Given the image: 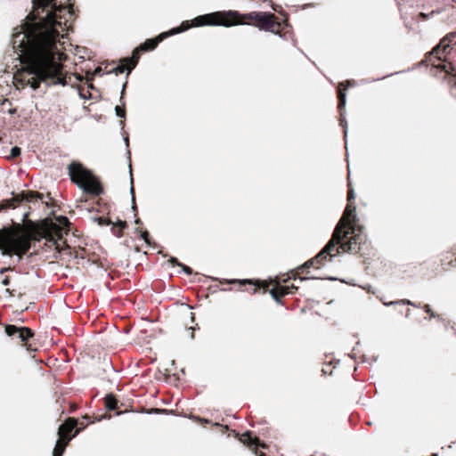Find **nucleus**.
Returning <instances> with one entry per match:
<instances>
[{"label": "nucleus", "mask_w": 456, "mask_h": 456, "mask_svg": "<svg viewBox=\"0 0 456 456\" xmlns=\"http://www.w3.org/2000/svg\"><path fill=\"white\" fill-rule=\"evenodd\" d=\"M77 14L71 0H33V10L24 22L14 28L12 43L20 52L22 69L18 81L34 90L67 84L63 62L68 56L64 32L72 28Z\"/></svg>", "instance_id": "obj_1"}, {"label": "nucleus", "mask_w": 456, "mask_h": 456, "mask_svg": "<svg viewBox=\"0 0 456 456\" xmlns=\"http://www.w3.org/2000/svg\"><path fill=\"white\" fill-rule=\"evenodd\" d=\"M195 25L198 26H222L232 27L237 25H252L260 30L268 31L275 35L282 36L284 27L289 26L287 19L279 21L277 16L272 12H251L240 13L239 11H217L195 18Z\"/></svg>", "instance_id": "obj_2"}, {"label": "nucleus", "mask_w": 456, "mask_h": 456, "mask_svg": "<svg viewBox=\"0 0 456 456\" xmlns=\"http://www.w3.org/2000/svg\"><path fill=\"white\" fill-rule=\"evenodd\" d=\"M28 213L23 216L24 224L14 223L11 226L0 229V250L4 256H16L18 262L30 250L32 241H40L45 237L49 224L40 226L28 219Z\"/></svg>", "instance_id": "obj_3"}, {"label": "nucleus", "mask_w": 456, "mask_h": 456, "mask_svg": "<svg viewBox=\"0 0 456 456\" xmlns=\"http://www.w3.org/2000/svg\"><path fill=\"white\" fill-rule=\"evenodd\" d=\"M333 234L344 240L343 253L358 254L363 256L370 247L364 227L357 223L356 208L354 203H347Z\"/></svg>", "instance_id": "obj_4"}, {"label": "nucleus", "mask_w": 456, "mask_h": 456, "mask_svg": "<svg viewBox=\"0 0 456 456\" xmlns=\"http://www.w3.org/2000/svg\"><path fill=\"white\" fill-rule=\"evenodd\" d=\"M191 27H199L198 25H195V18L191 21L184 20L179 27L174 28L167 32H162L154 38L147 39L133 51V54L130 58L126 57L120 60V64L110 71H114L116 75H118L127 70V73L129 74L137 65L141 53L154 50L164 39L170 36L186 31Z\"/></svg>", "instance_id": "obj_5"}, {"label": "nucleus", "mask_w": 456, "mask_h": 456, "mask_svg": "<svg viewBox=\"0 0 456 456\" xmlns=\"http://www.w3.org/2000/svg\"><path fill=\"white\" fill-rule=\"evenodd\" d=\"M452 50V45L449 41H445L444 46H441L438 52L434 53V48L431 52L425 54L421 64L431 66L434 70V76L444 80L448 85L456 86V74L452 64L446 60L447 54Z\"/></svg>", "instance_id": "obj_6"}, {"label": "nucleus", "mask_w": 456, "mask_h": 456, "mask_svg": "<svg viewBox=\"0 0 456 456\" xmlns=\"http://www.w3.org/2000/svg\"><path fill=\"white\" fill-rule=\"evenodd\" d=\"M452 50V45L449 41H445L444 46H441L438 52L434 53V48L431 52L425 54L421 64L431 66L434 70V76L444 80L448 85L456 86V74L452 64L446 60L447 54Z\"/></svg>", "instance_id": "obj_7"}, {"label": "nucleus", "mask_w": 456, "mask_h": 456, "mask_svg": "<svg viewBox=\"0 0 456 456\" xmlns=\"http://www.w3.org/2000/svg\"><path fill=\"white\" fill-rule=\"evenodd\" d=\"M69 175L73 183L77 185L86 194L100 196L104 190L99 178L84 167L83 164L72 161L68 166Z\"/></svg>", "instance_id": "obj_8"}, {"label": "nucleus", "mask_w": 456, "mask_h": 456, "mask_svg": "<svg viewBox=\"0 0 456 456\" xmlns=\"http://www.w3.org/2000/svg\"><path fill=\"white\" fill-rule=\"evenodd\" d=\"M342 243H344V240L332 233L325 247L314 257L301 265L298 270L301 271V273H305V271L311 267L320 269L326 262L331 261L334 256L343 252Z\"/></svg>", "instance_id": "obj_9"}, {"label": "nucleus", "mask_w": 456, "mask_h": 456, "mask_svg": "<svg viewBox=\"0 0 456 456\" xmlns=\"http://www.w3.org/2000/svg\"><path fill=\"white\" fill-rule=\"evenodd\" d=\"M58 222L54 223L50 218H45L38 223L32 221L34 224L37 225H41L45 222L49 224V229L47 230L45 237H42V239H45L46 242L50 244V246H54L57 250L59 249L58 240H62V232L65 230V233H68L69 231L70 222L68 217L61 216L56 217Z\"/></svg>", "instance_id": "obj_10"}, {"label": "nucleus", "mask_w": 456, "mask_h": 456, "mask_svg": "<svg viewBox=\"0 0 456 456\" xmlns=\"http://www.w3.org/2000/svg\"><path fill=\"white\" fill-rule=\"evenodd\" d=\"M222 284H232L236 287L237 290L246 291L251 295L256 293L265 294L269 292L272 288V279L260 280V279H243V280H223L220 281Z\"/></svg>", "instance_id": "obj_11"}, {"label": "nucleus", "mask_w": 456, "mask_h": 456, "mask_svg": "<svg viewBox=\"0 0 456 456\" xmlns=\"http://www.w3.org/2000/svg\"><path fill=\"white\" fill-rule=\"evenodd\" d=\"M299 273H301L300 270H297L292 272V278L295 280L298 277ZM291 277H288L286 279L281 280L279 278L272 279V288L269 290L272 297L281 305H283L282 298L289 294H295L298 288L294 284L291 285H283L282 283H287Z\"/></svg>", "instance_id": "obj_12"}, {"label": "nucleus", "mask_w": 456, "mask_h": 456, "mask_svg": "<svg viewBox=\"0 0 456 456\" xmlns=\"http://www.w3.org/2000/svg\"><path fill=\"white\" fill-rule=\"evenodd\" d=\"M5 333L12 338L18 339L21 346H25L28 351L34 352L37 350L29 342L30 338L35 336L34 331L28 327H18L12 324H7L4 327Z\"/></svg>", "instance_id": "obj_13"}, {"label": "nucleus", "mask_w": 456, "mask_h": 456, "mask_svg": "<svg viewBox=\"0 0 456 456\" xmlns=\"http://www.w3.org/2000/svg\"><path fill=\"white\" fill-rule=\"evenodd\" d=\"M44 195L35 191H26L14 195L12 199L0 201V212L8 208H15L22 201L33 202L42 200Z\"/></svg>", "instance_id": "obj_14"}, {"label": "nucleus", "mask_w": 456, "mask_h": 456, "mask_svg": "<svg viewBox=\"0 0 456 456\" xmlns=\"http://www.w3.org/2000/svg\"><path fill=\"white\" fill-rule=\"evenodd\" d=\"M81 425L80 428H78V421L77 419L69 417L68 418L60 427L58 429V436L60 439H64L65 441L69 442L76 436L77 435L81 430H83L86 428V425H84L83 422L79 423Z\"/></svg>", "instance_id": "obj_15"}, {"label": "nucleus", "mask_w": 456, "mask_h": 456, "mask_svg": "<svg viewBox=\"0 0 456 456\" xmlns=\"http://www.w3.org/2000/svg\"><path fill=\"white\" fill-rule=\"evenodd\" d=\"M354 80H346V81H344V82H340L338 84V111L340 113V116L343 115V111L345 110V106H346V90L347 89L348 86H354Z\"/></svg>", "instance_id": "obj_16"}, {"label": "nucleus", "mask_w": 456, "mask_h": 456, "mask_svg": "<svg viewBox=\"0 0 456 456\" xmlns=\"http://www.w3.org/2000/svg\"><path fill=\"white\" fill-rule=\"evenodd\" d=\"M251 434L252 433L250 431H248L240 435V436L239 437L240 442L242 443L244 445H247L248 448L260 447L263 449H266L268 447L267 444L264 442H261L258 437H252Z\"/></svg>", "instance_id": "obj_17"}, {"label": "nucleus", "mask_w": 456, "mask_h": 456, "mask_svg": "<svg viewBox=\"0 0 456 456\" xmlns=\"http://www.w3.org/2000/svg\"><path fill=\"white\" fill-rule=\"evenodd\" d=\"M393 304H402V305H412L414 307H417V308H419L421 307L420 305V303L419 304H416V303H413L411 302V300H408V299H402V300H399V301H396V302H390L389 305H393ZM423 310L428 314L430 315V318H436V317H439L438 314H435L433 312V310L431 309L430 305L426 304L422 306Z\"/></svg>", "instance_id": "obj_18"}, {"label": "nucleus", "mask_w": 456, "mask_h": 456, "mask_svg": "<svg viewBox=\"0 0 456 456\" xmlns=\"http://www.w3.org/2000/svg\"><path fill=\"white\" fill-rule=\"evenodd\" d=\"M441 263L444 270L456 266V252H445L442 255Z\"/></svg>", "instance_id": "obj_19"}, {"label": "nucleus", "mask_w": 456, "mask_h": 456, "mask_svg": "<svg viewBox=\"0 0 456 456\" xmlns=\"http://www.w3.org/2000/svg\"><path fill=\"white\" fill-rule=\"evenodd\" d=\"M104 402L105 407L108 411H116L117 415L122 413V411L119 410L118 401L114 395H107L104 398Z\"/></svg>", "instance_id": "obj_20"}, {"label": "nucleus", "mask_w": 456, "mask_h": 456, "mask_svg": "<svg viewBox=\"0 0 456 456\" xmlns=\"http://www.w3.org/2000/svg\"><path fill=\"white\" fill-rule=\"evenodd\" d=\"M111 224V232L118 238H120L124 234V230L127 228V224L126 221H118L117 223L110 224Z\"/></svg>", "instance_id": "obj_21"}, {"label": "nucleus", "mask_w": 456, "mask_h": 456, "mask_svg": "<svg viewBox=\"0 0 456 456\" xmlns=\"http://www.w3.org/2000/svg\"><path fill=\"white\" fill-rule=\"evenodd\" d=\"M127 82L126 81L123 85L121 96H120V102L121 105H118L115 108L116 115L119 118H125L126 117V103L123 102L124 94H125V89L126 87Z\"/></svg>", "instance_id": "obj_22"}, {"label": "nucleus", "mask_w": 456, "mask_h": 456, "mask_svg": "<svg viewBox=\"0 0 456 456\" xmlns=\"http://www.w3.org/2000/svg\"><path fill=\"white\" fill-rule=\"evenodd\" d=\"M445 41H449L451 45H456V32L449 33L443 39H441L440 43L434 47V53L438 52L441 46H444Z\"/></svg>", "instance_id": "obj_23"}, {"label": "nucleus", "mask_w": 456, "mask_h": 456, "mask_svg": "<svg viewBox=\"0 0 456 456\" xmlns=\"http://www.w3.org/2000/svg\"><path fill=\"white\" fill-rule=\"evenodd\" d=\"M69 442L59 438L56 442L53 454L62 456Z\"/></svg>", "instance_id": "obj_24"}, {"label": "nucleus", "mask_w": 456, "mask_h": 456, "mask_svg": "<svg viewBox=\"0 0 456 456\" xmlns=\"http://www.w3.org/2000/svg\"><path fill=\"white\" fill-rule=\"evenodd\" d=\"M103 70L104 69L102 67H97L93 73L86 74V79L93 80L94 76H102Z\"/></svg>", "instance_id": "obj_25"}, {"label": "nucleus", "mask_w": 456, "mask_h": 456, "mask_svg": "<svg viewBox=\"0 0 456 456\" xmlns=\"http://www.w3.org/2000/svg\"><path fill=\"white\" fill-rule=\"evenodd\" d=\"M20 152H21L20 148L18 146H14L12 148L11 154L8 157V159H16L17 157H19L20 155Z\"/></svg>", "instance_id": "obj_26"}, {"label": "nucleus", "mask_w": 456, "mask_h": 456, "mask_svg": "<svg viewBox=\"0 0 456 456\" xmlns=\"http://www.w3.org/2000/svg\"><path fill=\"white\" fill-rule=\"evenodd\" d=\"M440 12L439 11H431L429 13H426V12H419L418 14V18L419 20H428L430 16H433L434 14L436 13H439Z\"/></svg>", "instance_id": "obj_27"}, {"label": "nucleus", "mask_w": 456, "mask_h": 456, "mask_svg": "<svg viewBox=\"0 0 456 456\" xmlns=\"http://www.w3.org/2000/svg\"><path fill=\"white\" fill-rule=\"evenodd\" d=\"M96 221L99 225H110L112 224V221L110 218L103 216L96 218Z\"/></svg>", "instance_id": "obj_28"}, {"label": "nucleus", "mask_w": 456, "mask_h": 456, "mask_svg": "<svg viewBox=\"0 0 456 456\" xmlns=\"http://www.w3.org/2000/svg\"><path fill=\"white\" fill-rule=\"evenodd\" d=\"M348 186H349V190L347 192V201H348V203H353V200H354V191L353 188H351L350 183L348 184Z\"/></svg>", "instance_id": "obj_29"}, {"label": "nucleus", "mask_w": 456, "mask_h": 456, "mask_svg": "<svg viewBox=\"0 0 456 456\" xmlns=\"http://www.w3.org/2000/svg\"><path fill=\"white\" fill-rule=\"evenodd\" d=\"M272 8L274 12H277L282 15L285 16V19L288 20V14L287 13H283V11H282V7L281 5H276V4H273L272 5Z\"/></svg>", "instance_id": "obj_30"}, {"label": "nucleus", "mask_w": 456, "mask_h": 456, "mask_svg": "<svg viewBox=\"0 0 456 456\" xmlns=\"http://www.w3.org/2000/svg\"><path fill=\"white\" fill-rule=\"evenodd\" d=\"M141 238L147 243L150 244V234L148 231H143L141 232Z\"/></svg>", "instance_id": "obj_31"}, {"label": "nucleus", "mask_w": 456, "mask_h": 456, "mask_svg": "<svg viewBox=\"0 0 456 456\" xmlns=\"http://www.w3.org/2000/svg\"><path fill=\"white\" fill-rule=\"evenodd\" d=\"M118 65H114L113 63L112 64H107L105 67H104V72L106 74H110V73H115L114 71H110L112 69L116 68Z\"/></svg>", "instance_id": "obj_32"}, {"label": "nucleus", "mask_w": 456, "mask_h": 456, "mask_svg": "<svg viewBox=\"0 0 456 456\" xmlns=\"http://www.w3.org/2000/svg\"><path fill=\"white\" fill-rule=\"evenodd\" d=\"M253 453L255 454V456H266V454L261 451L258 450V448H256V447H252V448H249Z\"/></svg>", "instance_id": "obj_33"}, {"label": "nucleus", "mask_w": 456, "mask_h": 456, "mask_svg": "<svg viewBox=\"0 0 456 456\" xmlns=\"http://www.w3.org/2000/svg\"><path fill=\"white\" fill-rule=\"evenodd\" d=\"M181 267L183 269V271L187 273V274H191L192 273V270L191 267H189L188 265H185L183 264L181 265Z\"/></svg>", "instance_id": "obj_34"}, {"label": "nucleus", "mask_w": 456, "mask_h": 456, "mask_svg": "<svg viewBox=\"0 0 456 456\" xmlns=\"http://www.w3.org/2000/svg\"><path fill=\"white\" fill-rule=\"evenodd\" d=\"M174 265H178V266H181L182 263H180L178 261L177 258L175 257H171L170 260H169Z\"/></svg>", "instance_id": "obj_35"}, {"label": "nucleus", "mask_w": 456, "mask_h": 456, "mask_svg": "<svg viewBox=\"0 0 456 456\" xmlns=\"http://www.w3.org/2000/svg\"><path fill=\"white\" fill-rule=\"evenodd\" d=\"M14 270V267H11V266H8V267H4L0 270V273H4L6 272H9V271H13Z\"/></svg>", "instance_id": "obj_36"}, {"label": "nucleus", "mask_w": 456, "mask_h": 456, "mask_svg": "<svg viewBox=\"0 0 456 456\" xmlns=\"http://www.w3.org/2000/svg\"><path fill=\"white\" fill-rule=\"evenodd\" d=\"M2 284L4 286H8L10 284V278L9 277H5L3 281H2Z\"/></svg>", "instance_id": "obj_37"}, {"label": "nucleus", "mask_w": 456, "mask_h": 456, "mask_svg": "<svg viewBox=\"0 0 456 456\" xmlns=\"http://www.w3.org/2000/svg\"><path fill=\"white\" fill-rule=\"evenodd\" d=\"M135 224H142V221H141L140 219H136V220H135Z\"/></svg>", "instance_id": "obj_38"}, {"label": "nucleus", "mask_w": 456, "mask_h": 456, "mask_svg": "<svg viewBox=\"0 0 456 456\" xmlns=\"http://www.w3.org/2000/svg\"><path fill=\"white\" fill-rule=\"evenodd\" d=\"M449 86L452 87V89L455 90L456 91V86H454L453 85H448Z\"/></svg>", "instance_id": "obj_39"}, {"label": "nucleus", "mask_w": 456, "mask_h": 456, "mask_svg": "<svg viewBox=\"0 0 456 456\" xmlns=\"http://www.w3.org/2000/svg\"><path fill=\"white\" fill-rule=\"evenodd\" d=\"M90 417L88 415H85L84 419H88Z\"/></svg>", "instance_id": "obj_40"}]
</instances>
